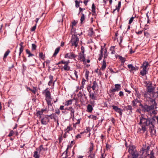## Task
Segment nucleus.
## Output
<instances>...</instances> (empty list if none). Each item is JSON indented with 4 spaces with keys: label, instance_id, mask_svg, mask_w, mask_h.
Here are the masks:
<instances>
[{
    "label": "nucleus",
    "instance_id": "nucleus-1",
    "mask_svg": "<svg viewBox=\"0 0 158 158\" xmlns=\"http://www.w3.org/2000/svg\"><path fill=\"white\" fill-rule=\"evenodd\" d=\"M156 123V120L154 117L145 118L142 116L140 119L139 124L141 125V128L138 129V132L140 133H144L147 131V127L149 126L151 131L154 129V124Z\"/></svg>",
    "mask_w": 158,
    "mask_h": 158
},
{
    "label": "nucleus",
    "instance_id": "nucleus-2",
    "mask_svg": "<svg viewBox=\"0 0 158 158\" xmlns=\"http://www.w3.org/2000/svg\"><path fill=\"white\" fill-rule=\"evenodd\" d=\"M146 100L151 103L150 105H148L146 103L143 104L140 103L139 106H140L141 111L144 112H148V114L152 116V114L155 115L157 113L155 110L157 108V104L156 101L155 99L145 98Z\"/></svg>",
    "mask_w": 158,
    "mask_h": 158
},
{
    "label": "nucleus",
    "instance_id": "nucleus-3",
    "mask_svg": "<svg viewBox=\"0 0 158 158\" xmlns=\"http://www.w3.org/2000/svg\"><path fill=\"white\" fill-rule=\"evenodd\" d=\"M77 23V21L74 20L72 22L71 26L72 28L71 29V34L72 35L71 42L72 43V46H75L77 47L79 42V38L77 36V33L75 32L76 25Z\"/></svg>",
    "mask_w": 158,
    "mask_h": 158
},
{
    "label": "nucleus",
    "instance_id": "nucleus-4",
    "mask_svg": "<svg viewBox=\"0 0 158 158\" xmlns=\"http://www.w3.org/2000/svg\"><path fill=\"white\" fill-rule=\"evenodd\" d=\"M147 91L143 94L145 98L152 99L151 98V94L154 93L155 87L153 86H148V84L146 85Z\"/></svg>",
    "mask_w": 158,
    "mask_h": 158
},
{
    "label": "nucleus",
    "instance_id": "nucleus-5",
    "mask_svg": "<svg viewBox=\"0 0 158 158\" xmlns=\"http://www.w3.org/2000/svg\"><path fill=\"white\" fill-rule=\"evenodd\" d=\"M48 88H47L45 89L43 91V93H45V99L48 107L52 106V103H51V101L52 98L51 97L50 92L48 90Z\"/></svg>",
    "mask_w": 158,
    "mask_h": 158
},
{
    "label": "nucleus",
    "instance_id": "nucleus-6",
    "mask_svg": "<svg viewBox=\"0 0 158 158\" xmlns=\"http://www.w3.org/2000/svg\"><path fill=\"white\" fill-rule=\"evenodd\" d=\"M104 50H105L103 54L104 59H105L108 56V53L107 49L106 48L104 49V48H103L102 46H101V49L100 51V54L99 55L100 56L98 59V60L99 61L101 60L102 59L103 56V52Z\"/></svg>",
    "mask_w": 158,
    "mask_h": 158
},
{
    "label": "nucleus",
    "instance_id": "nucleus-7",
    "mask_svg": "<svg viewBox=\"0 0 158 158\" xmlns=\"http://www.w3.org/2000/svg\"><path fill=\"white\" fill-rule=\"evenodd\" d=\"M128 152L132 156L134 155L135 154H138L137 151L135 149V146L133 145L129 146Z\"/></svg>",
    "mask_w": 158,
    "mask_h": 158
},
{
    "label": "nucleus",
    "instance_id": "nucleus-8",
    "mask_svg": "<svg viewBox=\"0 0 158 158\" xmlns=\"http://www.w3.org/2000/svg\"><path fill=\"white\" fill-rule=\"evenodd\" d=\"M49 121V119L48 118V115H45L41 119V122L42 124L46 125Z\"/></svg>",
    "mask_w": 158,
    "mask_h": 158
},
{
    "label": "nucleus",
    "instance_id": "nucleus-9",
    "mask_svg": "<svg viewBox=\"0 0 158 158\" xmlns=\"http://www.w3.org/2000/svg\"><path fill=\"white\" fill-rule=\"evenodd\" d=\"M150 147L148 146L146 149L143 150V152L146 153V155L145 156H151V154H152L153 156H154V153L153 152V151L150 150Z\"/></svg>",
    "mask_w": 158,
    "mask_h": 158
},
{
    "label": "nucleus",
    "instance_id": "nucleus-10",
    "mask_svg": "<svg viewBox=\"0 0 158 158\" xmlns=\"http://www.w3.org/2000/svg\"><path fill=\"white\" fill-rule=\"evenodd\" d=\"M142 101L140 99V98L139 99L136 98V99H134V100L132 101V104L133 106L135 107L137 106V103L139 104V105L140 103H142L141 102H142Z\"/></svg>",
    "mask_w": 158,
    "mask_h": 158
},
{
    "label": "nucleus",
    "instance_id": "nucleus-11",
    "mask_svg": "<svg viewBox=\"0 0 158 158\" xmlns=\"http://www.w3.org/2000/svg\"><path fill=\"white\" fill-rule=\"evenodd\" d=\"M121 88V85L119 84H116L115 85L114 88L110 89V92H115L118 91Z\"/></svg>",
    "mask_w": 158,
    "mask_h": 158
},
{
    "label": "nucleus",
    "instance_id": "nucleus-12",
    "mask_svg": "<svg viewBox=\"0 0 158 158\" xmlns=\"http://www.w3.org/2000/svg\"><path fill=\"white\" fill-rule=\"evenodd\" d=\"M61 63L64 64V65L63 67L64 69L65 70H69V67L68 66V65L69 64V60L66 61H64V60H62L61 61Z\"/></svg>",
    "mask_w": 158,
    "mask_h": 158
},
{
    "label": "nucleus",
    "instance_id": "nucleus-13",
    "mask_svg": "<svg viewBox=\"0 0 158 158\" xmlns=\"http://www.w3.org/2000/svg\"><path fill=\"white\" fill-rule=\"evenodd\" d=\"M84 51L83 50L82 51V53H79V60L81 61L84 62L85 61V56L84 55Z\"/></svg>",
    "mask_w": 158,
    "mask_h": 158
},
{
    "label": "nucleus",
    "instance_id": "nucleus-14",
    "mask_svg": "<svg viewBox=\"0 0 158 158\" xmlns=\"http://www.w3.org/2000/svg\"><path fill=\"white\" fill-rule=\"evenodd\" d=\"M113 107V109L115 110L116 112L119 113L120 116H121L122 114V110L121 109L118 108L117 106L113 105L112 106Z\"/></svg>",
    "mask_w": 158,
    "mask_h": 158
},
{
    "label": "nucleus",
    "instance_id": "nucleus-15",
    "mask_svg": "<svg viewBox=\"0 0 158 158\" xmlns=\"http://www.w3.org/2000/svg\"><path fill=\"white\" fill-rule=\"evenodd\" d=\"M128 68L130 70V71H136L138 69V68L137 67L136 68L134 66H133L132 64H129L128 65H127Z\"/></svg>",
    "mask_w": 158,
    "mask_h": 158
},
{
    "label": "nucleus",
    "instance_id": "nucleus-16",
    "mask_svg": "<svg viewBox=\"0 0 158 158\" xmlns=\"http://www.w3.org/2000/svg\"><path fill=\"white\" fill-rule=\"evenodd\" d=\"M92 88L93 90H95L96 89H98V85L97 82L95 81L93 82V85L92 86Z\"/></svg>",
    "mask_w": 158,
    "mask_h": 158
},
{
    "label": "nucleus",
    "instance_id": "nucleus-17",
    "mask_svg": "<svg viewBox=\"0 0 158 158\" xmlns=\"http://www.w3.org/2000/svg\"><path fill=\"white\" fill-rule=\"evenodd\" d=\"M106 60L105 59H103V63L102 66L100 69L102 70H104L106 68Z\"/></svg>",
    "mask_w": 158,
    "mask_h": 158
},
{
    "label": "nucleus",
    "instance_id": "nucleus-18",
    "mask_svg": "<svg viewBox=\"0 0 158 158\" xmlns=\"http://www.w3.org/2000/svg\"><path fill=\"white\" fill-rule=\"evenodd\" d=\"M69 148V145H68L67 149L63 153L62 156L63 158H67L68 157V155H67L68 150Z\"/></svg>",
    "mask_w": 158,
    "mask_h": 158
},
{
    "label": "nucleus",
    "instance_id": "nucleus-19",
    "mask_svg": "<svg viewBox=\"0 0 158 158\" xmlns=\"http://www.w3.org/2000/svg\"><path fill=\"white\" fill-rule=\"evenodd\" d=\"M126 110L127 111H129V114H130L132 113V107L131 105H128L125 107Z\"/></svg>",
    "mask_w": 158,
    "mask_h": 158
},
{
    "label": "nucleus",
    "instance_id": "nucleus-20",
    "mask_svg": "<svg viewBox=\"0 0 158 158\" xmlns=\"http://www.w3.org/2000/svg\"><path fill=\"white\" fill-rule=\"evenodd\" d=\"M143 69L140 72V74L142 76H143L146 74L148 73V71L147 69L144 68H142Z\"/></svg>",
    "mask_w": 158,
    "mask_h": 158
},
{
    "label": "nucleus",
    "instance_id": "nucleus-21",
    "mask_svg": "<svg viewBox=\"0 0 158 158\" xmlns=\"http://www.w3.org/2000/svg\"><path fill=\"white\" fill-rule=\"evenodd\" d=\"M89 96L90 97L91 99L93 100H96V97L95 96V95L94 93H92L91 92H89Z\"/></svg>",
    "mask_w": 158,
    "mask_h": 158
},
{
    "label": "nucleus",
    "instance_id": "nucleus-22",
    "mask_svg": "<svg viewBox=\"0 0 158 158\" xmlns=\"http://www.w3.org/2000/svg\"><path fill=\"white\" fill-rule=\"evenodd\" d=\"M69 126H68L67 127V128L64 130L65 133L63 137L64 138H65L68 136L67 135V133H69Z\"/></svg>",
    "mask_w": 158,
    "mask_h": 158
},
{
    "label": "nucleus",
    "instance_id": "nucleus-23",
    "mask_svg": "<svg viewBox=\"0 0 158 158\" xmlns=\"http://www.w3.org/2000/svg\"><path fill=\"white\" fill-rule=\"evenodd\" d=\"M93 110V108L91 105L88 104L87 106V111L90 113Z\"/></svg>",
    "mask_w": 158,
    "mask_h": 158
},
{
    "label": "nucleus",
    "instance_id": "nucleus-24",
    "mask_svg": "<svg viewBox=\"0 0 158 158\" xmlns=\"http://www.w3.org/2000/svg\"><path fill=\"white\" fill-rule=\"evenodd\" d=\"M149 64L148 62L145 61L143 62L141 68H143L147 69V67L149 65Z\"/></svg>",
    "mask_w": 158,
    "mask_h": 158
},
{
    "label": "nucleus",
    "instance_id": "nucleus-25",
    "mask_svg": "<svg viewBox=\"0 0 158 158\" xmlns=\"http://www.w3.org/2000/svg\"><path fill=\"white\" fill-rule=\"evenodd\" d=\"M92 12H93V15H95L96 14V12H95V5L94 3H93L92 4Z\"/></svg>",
    "mask_w": 158,
    "mask_h": 158
},
{
    "label": "nucleus",
    "instance_id": "nucleus-26",
    "mask_svg": "<svg viewBox=\"0 0 158 158\" xmlns=\"http://www.w3.org/2000/svg\"><path fill=\"white\" fill-rule=\"evenodd\" d=\"M60 50V47H58L56 48L55 51V52L53 55V57H55L58 53L59 52V50Z\"/></svg>",
    "mask_w": 158,
    "mask_h": 158
},
{
    "label": "nucleus",
    "instance_id": "nucleus-27",
    "mask_svg": "<svg viewBox=\"0 0 158 158\" xmlns=\"http://www.w3.org/2000/svg\"><path fill=\"white\" fill-rule=\"evenodd\" d=\"M10 51L8 49L7 51L5 52L3 56V60L5 61V59H6L7 56L10 53Z\"/></svg>",
    "mask_w": 158,
    "mask_h": 158
},
{
    "label": "nucleus",
    "instance_id": "nucleus-28",
    "mask_svg": "<svg viewBox=\"0 0 158 158\" xmlns=\"http://www.w3.org/2000/svg\"><path fill=\"white\" fill-rule=\"evenodd\" d=\"M40 156L39 154H38V152L37 151H35L34 152L33 157L35 158H40Z\"/></svg>",
    "mask_w": 158,
    "mask_h": 158
},
{
    "label": "nucleus",
    "instance_id": "nucleus-29",
    "mask_svg": "<svg viewBox=\"0 0 158 158\" xmlns=\"http://www.w3.org/2000/svg\"><path fill=\"white\" fill-rule=\"evenodd\" d=\"M43 114L42 112H41L40 111H37L36 113V115L37 117H39L40 118H41V115H42Z\"/></svg>",
    "mask_w": 158,
    "mask_h": 158
},
{
    "label": "nucleus",
    "instance_id": "nucleus-30",
    "mask_svg": "<svg viewBox=\"0 0 158 158\" xmlns=\"http://www.w3.org/2000/svg\"><path fill=\"white\" fill-rule=\"evenodd\" d=\"M26 53L28 55V57H30V56H33L34 54L31 53L29 50L27 49L26 50Z\"/></svg>",
    "mask_w": 158,
    "mask_h": 158
},
{
    "label": "nucleus",
    "instance_id": "nucleus-31",
    "mask_svg": "<svg viewBox=\"0 0 158 158\" xmlns=\"http://www.w3.org/2000/svg\"><path fill=\"white\" fill-rule=\"evenodd\" d=\"M110 51H111V53L112 54H115V52L114 51V47L112 46L110 48Z\"/></svg>",
    "mask_w": 158,
    "mask_h": 158
},
{
    "label": "nucleus",
    "instance_id": "nucleus-32",
    "mask_svg": "<svg viewBox=\"0 0 158 158\" xmlns=\"http://www.w3.org/2000/svg\"><path fill=\"white\" fill-rule=\"evenodd\" d=\"M93 148H94V144H93V143H92L91 145L89 148V153L90 154H92V151L93 150Z\"/></svg>",
    "mask_w": 158,
    "mask_h": 158
},
{
    "label": "nucleus",
    "instance_id": "nucleus-33",
    "mask_svg": "<svg viewBox=\"0 0 158 158\" xmlns=\"http://www.w3.org/2000/svg\"><path fill=\"white\" fill-rule=\"evenodd\" d=\"M81 18L80 20H81V23H82L83 22L84 20H85V15L84 14H83L82 13H81Z\"/></svg>",
    "mask_w": 158,
    "mask_h": 158
},
{
    "label": "nucleus",
    "instance_id": "nucleus-34",
    "mask_svg": "<svg viewBox=\"0 0 158 158\" xmlns=\"http://www.w3.org/2000/svg\"><path fill=\"white\" fill-rule=\"evenodd\" d=\"M94 33V32L93 31V29L92 28L90 29V31L88 33V35L89 36H91L93 35Z\"/></svg>",
    "mask_w": 158,
    "mask_h": 158
},
{
    "label": "nucleus",
    "instance_id": "nucleus-35",
    "mask_svg": "<svg viewBox=\"0 0 158 158\" xmlns=\"http://www.w3.org/2000/svg\"><path fill=\"white\" fill-rule=\"evenodd\" d=\"M39 57L43 60L44 59L45 55L42 52H40L39 55Z\"/></svg>",
    "mask_w": 158,
    "mask_h": 158
},
{
    "label": "nucleus",
    "instance_id": "nucleus-36",
    "mask_svg": "<svg viewBox=\"0 0 158 158\" xmlns=\"http://www.w3.org/2000/svg\"><path fill=\"white\" fill-rule=\"evenodd\" d=\"M121 3L120 2H119L118 6H116V9H117L118 12L119 11V9L121 7Z\"/></svg>",
    "mask_w": 158,
    "mask_h": 158
},
{
    "label": "nucleus",
    "instance_id": "nucleus-37",
    "mask_svg": "<svg viewBox=\"0 0 158 158\" xmlns=\"http://www.w3.org/2000/svg\"><path fill=\"white\" fill-rule=\"evenodd\" d=\"M75 6L77 8H78L80 6L79 2L77 0H76L75 1Z\"/></svg>",
    "mask_w": 158,
    "mask_h": 158
},
{
    "label": "nucleus",
    "instance_id": "nucleus-38",
    "mask_svg": "<svg viewBox=\"0 0 158 158\" xmlns=\"http://www.w3.org/2000/svg\"><path fill=\"white\" fill-rule=\"evenodd\" d=\"M36 46L35 44H32V50H35L36 48Z\"/></svg>",
    "mask_w": 158,
    "mask_h": 158
},
{
    "label": "nucleus",
    "instance_id": "nucleus-39",
    "mask_svg": "<svg viewBox=\"0 0 158 158\" xmlns=\"http://www.w3.org/2000/svg\"><path fill=\"white\" fill-rule=\"evenodd\" d=\"M119 58L121 61V62L123 63H124L125 61V59L123 57L121 56H120L119 57Z\"/></svg>",
    "mask_w": 158,
    "mask_h": 158
},
{
    "label": "nucleus",
    "instance_id": "nucleus-40",
    "mask_svg": "<svg viewBox=\"0 0 158 158\" xmlns=\"http://www.w3.org/2000/svg\"><path fill=\"white\" fill-rule=\"evenodd\" d=\"M89 117L90 118H92L94 120H96L97 118V116H94L92 115H90L89 116Z\"/></svg>",
    "mask_w": 158,
    "mask_h": 158
},
{
    "label": "nucleus",
    "instance_id": "nucleus-41",
    "mask_svg": "<svg viewBox=\"0 0 158 158\" xmlns=\"http://www.w3.org/2000/svg\"><path fill=\"white\" fill-rule=\"evenodd\" d=\"M134 17L132 16V17L130 19L129 21V24H131L133 21V20L134 19Z\"/></svg>",
    "mask_w": 158,
    "mask_h": 158
},
{
    "label": "nucleus",
    "instance_id": "nucleus-42",
    "mask_svg": "<svg viewBox=\"0 0 158 158\" xmlns=\"http://www.w3.org/2000/svg\"><path fill=\"white\" fill-rule=\"evenodd\" d=\"M91 88H92V86H91L90 85H88L87 87V89L89 93L91 92Z\"/></svg>",
    "mask_w": 158,
    "mask_h": 158
},
{
    "label": "nucleus",
    "instance_id": "nucleus-43",
    "mask_svg": "<svg viewBox=\"0 0 158 158\" xmlns=\"http://www.w3.org/2000/svg\"><path fill=\"white\" fill-rule=\"evenodd\" d=\"M89 72L88 71H87L85 73V76L86 78V79H88V77L89 76Z\"/></svg>",
    "mask_w": 158,
    "mask_h": 158
},
{
    "label": "nucleus",
    "instance_id": "nucleus-44",
    "mask_svg": "<svg viewBox=\"0 0 158 158\" xmlns=\"http://www.w3.org/2000/svg\"><path fill=\"white\" fill-rule=\"evenodd\" d=\"M55 117V115L54 114H52L50 115H48V118L50 117V118L51 119H53Z\"/></svg>",
    "mask_w": 158,
    "mask_h": 158
},
{
    "label": "nucleus",
    "instance_id": "nucleus-45",
    "mask_svg": "<svg viewBox=\"0 0 158 158\" xmlns=\"http://www.w3.org/2000/svg\"><path fill=\"white\" fill-rule=\"evenodd\" d=\"M76 57V55L73 53H71V54L70 55V58H73Z\"/></svg>",
    "mask_w": 158,
    "mask_h": 158
},
{
    "label": "nucleus",
    "instance_id": "nucleus-46",
    "mask_svg": "<svg viewBox=\"0 0 158 158\" xmlns=\"http://www.w3.org/2000/svg\"><path fill=\"white\" fill-rule=\"evenodd\" d=\"M85 10V8H81V7H79L78 14H80L81 12L83 10Z\"/></svg>",
    "mask_w": 158,
    "mask_h": 158
},
{
    "label": "nucleus",
    "instance_id": "nucleus-47",
    "mask_svg": "<svg viewBox=\"0 0 158 158\" xmlns=\"http://www.w3.org/2000/svg\"><path fill=\"white\" fill-rule=\"evenodd\" d=\"M13 133H14V131L13 130L11 131H10V133L8 135V136H9V137L13 135Z\"/></svg>",
    "mask_w": 158,
    "mask_h": 158
},
{
    "label": "nucleus",
    "instance_id": "nucleus-48",
    "mask_svg": "<svg viewBox=\"0 0 158 158\" xmlns=\"http://www.w3.org/2000/svg\"><path fill=\"white\" fill-rule=\"evenodd\" d=\"M110 89L109 91L110 97H113V96H114V92H110Z\"/></svg>",
    "mask_w": 158,
    "mask_h": 158
},
{
    "label": "nucleus",
    "instance_id": "nucleus-49",
    "mask_svg": "<svg viewBox=\"0 0 158 158\" xmlns=\"http://www.w3.org/2000/svg\"><path fill=\"white\" fill-rule=\"evenodd\" d=\"M90 131V129L89 127H86V129L85 130V132L87 133L88 132H89Z\"/></svg>",
    "mask_w": 158,
    "mask_h": 158
},
{
    "label": "nucleus",
    "instance_id": "nucleus-50",
    "mask_svg": "<svg viewBox=\"0 0 158 158\" xmlns=\"http://www.w3.org/2000/svg\"><path fill=\"white\" fill-rule=\"evenodd\" d=\"M145 156V157L144 158H154V156H153L152 154H151V156Z\"/></svg>",
    "mask_w": 158,
    "mask_h": 158
},
{
    "label": "nucleus",
    "instance_id": "nucleus-51",
    "mask_svg": "<svg viewBox=\"0 0 158 158\" xmlns=\"http://www.w3.org/2000/svg\"><path fill=\"white\" fill-rule=\"evenodd\" d=\"M36 88L35 87H34V89H31V91L32 93H33V94H35V93H36Z\"/></svg>",
    "mask_w": 158,
    "mask_h": 158
},
{
    "label": "nucleus",
    "instance_id": "nucleus-52",
    "mask_svg": "<svg viewBox=\"0 0 158 158\" xmlns=\"http://www.w3.org/2000/svg\"><path fill=\"white\" fill-rule=\"evenodd\" d=\"M36 25H35V26L32 27L31 29V31H34L36 29Z\"/></svg>",
    "mask_w": 158,
    "mask_h": 158
},
{
    "label": "nucleus",
    "instance_id": "nucleus-53",
    "mask_svg": "<svg viewBox=\"0 0 158 158\" xmlns=\"http://www.w3.org/2000/svg\"><path fill=\"white\" fill-rule=\"evenodd\" d=\"M63 104H64L65 106H68L69 104V100H68Z\"/></svg>",
    "mask_w": 158,
    "mask_h": 158
},
{
    "label": "nucleus",
    "instance_id": "nucleus-54",
    "mask_svg": "<svg viewBox=\"0 0 158 158\" xmlns=\"http://www.w3.org/2000/svg\"><path fill=\"white\" fill-rule=\"evenodd\" d=\"M139 156V154H135V155L132 156L133 157L132 158H138Z\"/></svg>",
    "mask_w": 158,
    "mask_h": 158
},
{
    "label": "nucleus",
    "instance_id": "nucleus-55",
    "mask_svg": "<svg viewBox=\"0 0 158 158\" xmlns=\"http://www.w3.org/2000/svg\"><path fill=\"white\" fill-rule=\"evenodd\" d=\"M74 110H71V116L73 115V117H74Z\"/></svg>",
    "mask_w": 158,
    "mask_h": 158
},
{
    "label": "nucleus",
    "instance_id": "nucleus-56",
    "mask_svg": "<svg viewBox=\"0 0 158 158\" xmlns=\"http://www.w3.org/2000/svg\"><path fill=\"white\" fill-rule=\"evenodd\" d=\"M86 81V80L84 78H83L81 82L82 85H84L85 84V82Z\"/></svg>",
    "mask_w": 158,
    "mask_h": 158
},
{
    "label": "nucleus",
    "instance_id": "nucleus-57",
    "mask_svg": "<svg viewBox=\"0 0 158 158\" xmlns=\"http://www.w3.org/2000/svg\"><path fill=\"white\" fill-rule=\"evenodd\" d=\"M78 95L79 97H82L83 96V94H82V92L81 91H80L79 92Z\"/></svg>",
    "mask_w": 158,
    "mask_h": 158
},
{
    "label": "nucleus",
    "instance_id": "nucleus-58",
    "mask_svg": "<svg viewBox=\"0 0 158 158\" xmlns=\"http://www.w3.org/2000/svg\"><path fill=\"white\" fill-rule=\"evenodd\" d=\"M24 47H20L19 48V52H22L23 50Z\"/></svg>",
    "mask_w": 158,
    "mask_h": 158
},
{
    "label": "nucleus",
    "instance_id": "nucleus-59",
    "mask_svg": "<svg viewBox=\"0 0 158 158\" xmlns=\"http://www.w3.org/2000/svg\"><path fill=\"white\" fill-rule=\"evenodd\" d=\"M144 35L145 36L147 37H148L149 36V34L147 32H144Z\"/></svg>",
    "mask_w": 158,
    "mask_h": 158
},
{
    "label": "nucleus",
    "instance_id": "nucleus-60",
    "mask_svg": "<svg viewBox=\"0 0 158 158\" xmlns=\"http://www.w3.org/2000/svg\"><path fill=\"white\" fill-rule=\"evenodd\" d=\"M63 21V17L62 16H61V18L59 20H58L57 21L58 22H62Z\"/></svg>",
    "mask_w": 158,
    "mask_h": 158
},
{
    "label": "nucleus",
    "instance_id": "nucleus-61",
    "mask_svg": "<svg viewBox=\"0 0 158 158\" xmlns=\"http://www.w3.org/2000/svg\"><path fill=\"white\" fill-rule=\"evenodd\" d=\"M119 95L120 96H122L123 95V93L122 91H120L119 93Z\"/></svg>",
    "mask_w": 158,
    "mask_h": 158
},
{
    "label": "nucleus",
    "instance_id": "nucleus-62",
    "mask_svg": "<svg viewBox=\"0 0 158 158\" xmlns=\"http://www.w3.org/2000/svg\"><path fill=\"white\" fill-rule=\"evenodd\" d=\"M89 2L88 0H85L83 2L84 4H85V6L87 5V2Z\"/></svg>",
    "mask_w": 158,
    "mask_h": 158
},
{
    "label": "nucleus",
    "instance_id": "nucleus-63",
    "mask_svg": "<svg viewBox=\"0 0 158 158\" xmlns=\"http://www.w3.org/2000/svg\"><path fill=\"white\" fill-rule=\"evenodd\" d=\"M55 113L56 114H59L60 113V110L59 109L56 110L55 111Z\"/></svg>",
    "mask_w": 158,
    "mask_h": 158
},
{
    "label": "nucleus",
    "instance_id": "nucleus-64",
    "mask_svg": "<svg viewBox=\"0 0 158 158\" xmlns=\"http://www.w3.org/2000/svg\"><path fill=\"white\" fill-rule=\"evenodd\" d=\"M106 156V154H104V153H102L101 154V158H105Z\"/></svg>",
    "mask_w": 158,
    "mask_h": 158
}]
</instances>
